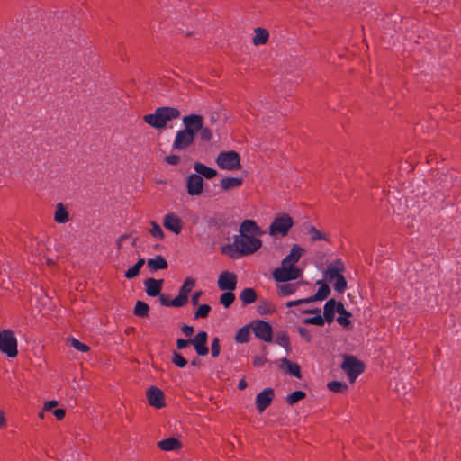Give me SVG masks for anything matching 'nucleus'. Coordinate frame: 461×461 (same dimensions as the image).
Listing matches in <instances>:
<instances>
[{
  "label": "nucleus",
  "mask_w": 461,
  "mask_h": 461,
  "mask_svg": "<svg viewBox=\"0 0 461 461\" xmlns=\"http://www.w3.org/2000/svg\"><path fill=\"white\" fill-rule=\"evenodd\" d=\"M183 333L185 335V336H191L193 333H194V327L193 326H189V325H184L182 328H181Z\"/></svg>",
  "instance_id": "obj_56"
},
{
  "label": "nucleus",
  "mask_w": 461,
  "mask_h": 461,
  "mask_svg": "<svg viewBox=\"0 0 461 461\" xmlns=\"http://www.w3.org/2000/svg\"><path fill=\"white\" fill-rule=\"evenodd\" d=\"M246 387H247V383H246V381H245L244 379H241V380L239 382V384H238V388H239L240 390H243V389H245Z\"/></svg>",
  "instance_id": "obj_61"
},
{
  "label": "nucleus",
  "mask_w": 461,
  "mask_h": 461,
  "mask_svg": "<svg viewBox=\"0 0 461 461\" xmlns=\"http://www.w3.org/2000/svg\"><path fill=\"white\" fill-rule=\"evenodd\" d=\"M242 184V179L239 177H226L221 180V187L225 190L229 191L234 188L239 187Z\"/></svg>",
  "instance_id": "obj_27"
},
{
  "label": "nucleus",
  "mask_w": 461,
  "mask_h": 461,
  "mask_svg": "<svg viewBox=\"0 0 461 461\" xmlns=\"http://www.w3.org/2000/svg\"><path fill=\"white\" fill-rule=\"evenodd\" d=\"M194 169L195 171V174L199 175L200 176H203L207 179H212L217 175V171L212 167H207L206 165L195 162L194 164Z\"/></svg>",
  "instance_id": "obj_20"
},
{
  "label": "nucleus",
  "mask_w": 461,
  "mask_h": 461,
  "mask_svg": "<svg viewBox=\"0 0 461 461\" xmlns=\"http://www.w3.org/2000/svg\"><path fill=\"white\" fill-rule=\"evenodd\" d=\"M198 364V360L194 359L191 362V365L196 366Z\"/></svg>",
  "instance_id": "obj_63"
},
{
  "label": "nucleus",
  "mask_w": 461,
  "mask_h": 461,
  "mask_svg": "<svg viewBox=\"0 0 461 461\" xmlns=\"http://www.w3.org/2000/svg\"><path fill=\"white\" fill-rule=\"evenodd\" d=\"M334 289L336 292L341 294L347 288V281L345 277L340 275L334 282H333Z\"/></svg>",
  "instance_id": "obj_42"
},
{
  "label": "nucleus",
  "mask_w": 461,
  "mask_h": 461,
  "mask_svg": "<svg viewBox=\"0 0 461 461\" xmlns=\"http://www.w3.org/2000/svg\"><path fill=\"white\" fill-rule=\"evenodd\" d=\"M221 351L220 339L215 337L211 344V354L212 357H217Z\"/></svg>",
  "instance_id": "obj_46"
},
{
  "label": "nucleus",
  "mask_w": 461,
  "mask_h": 461,
  "mask_svg": "<svg viewBox=\"0 0 461 461\" xmlns=\"http://www.w3.org/2000/svg\"><path fill=\"white\" fill-rule=\"evenodd\" d=\"M144 264H145V259L140 258L132 267L129 268L125 272L124 276L128 279H132V278L136 277L139 275L140 268L142 267V266Z\"/></svg>",
  "instance_id": "obj_31"
},
{
  "label": "nucleus",
  "mask_w": 461,
  "mask_h": 461,
  "mask_svg": "<svg viewBox=\"0 0 461 461\" xmlns=\"http://www.w3.org/2000/svg\"><path fill=\"white\" fill-rule=\"evenodd\" d=\"M58 405L57 401H49L44 404L43 411H50L52 408L56 407Z\"/></svg>",
  "instance_id": "obj_54"
},
{
  "label": "nucleus",
  "mask_w": 461,
  "mask_h": 461,
  "mask_svg": "<svg viewBox=\"0 0 461 461\" xmlns=\"http://www.w3.org/2000/svg\"><path fill=\"white\" fill-rule=\"evenodd\" d=\"M163 225L167 230L176 234L180 233L182 230L181 219L174 213H167L164 216Z\"/></svg>",
  "instance_id": "obj_14"
},
{
  "label": "nucleus",
  "mask_w": 461,
  "mask_h": 461,
  "mask_svg": "<svg viewBox=\"0 0 461 461\" xmlns=\"http://www.w3.org/2000/svg\"><path fill=\"white\" fill-rule=\"evenodd\" d=\"M298 333L300 336L303 339H305L307 341H311L312 336L309 332V330L304 327H299L298 328Z\"/></svg>",
  "instance_id": "obj_49"
},
{
  "label": "nucleus",
  "mask_w": 461,
  "mask_h": 461,
  "mask_svg": "<svg viewBox=\"0 0 461 461\" xmlns=\"http://www.w3.org/2000/svg\"><path fill=\"white\" fill-rule=\"evenodd\" d=\"M299 283L292 284V283H282L276 285V290L278 294L282 296H289L296 292L299 288Z\"/></svg>",
  "instance_id": "obj_24"
},
{
  "label": "nucleus",
  "mask_w": 461,
  "mask_h": 461,
  "mask_svg": "<svg viewBox=\"0 0 461 461\" xmlns=\"http://www.w3.org/2000/svg\"><path fill=\"white\" fill-rule=\"evenodd\" d=\"M280 367L297 378L301 377L300 366L297 364L292 363L287 358L281 359Z\"/></svg>",
  "instance_id": "obj_25"
},
{
  "label": "nucleus",
  "mask_w": 461,
  "mask_h": 461,
  "mask_svg": "<svg viewBox=\"0 0 461 461\" xmlns=\"http://www.w3.org/2000/svg\"><path fill=\"white\" fill-rule=\"evenodd\" d=\"M145 262L151 272L164 270L168 267L167 260L160 255H158L153 258H149Z\"/></svg>",
  "instance_id": "obj_19"
},
{
  "label": "nucleus",
  "mask_w": 461,
  "mask_h": 461,
  "mask_svg": "<svg viewBox=\"0 0 461 461\" xmlns=\"http://www.w3.org/2000/svg\"><path fill=\"white\" fill-rule=\"evenodd\" d=\"M0 351L8 357H15L17 356V339L11 330L0 331Z\"/></svg>",
  "instance_id": "obj_5"
},
{
  "label": "nucleus",
  "mask_w": 461,
  "mask_h": 461,
  "mask_svg": "<svg viewBox=\"0 0 461 461\" xmlns=\"http://www.w3.org/2000/svg\"><path fill=\"white\" fill-rule=\"evenodd\" d=\"M305 396H306V393L304 392L294 391L286 397V401L289 404L293 405V404L296 403L297 402L304 399Z\"/></svg>",
  "instance_id": "obj_39"
},
{
  "label": "nucleus",
  "mask_w": 461,
  "mask_h": 461,
  "mask_svg": "<svg viewBox=\"0 0 461 461\" xmlns=\"http://www.w3.org/2000/svg\"><path fill=\"white\" fill-rule=\"evenodd\" d=\"M208 335L205 331L198 332L194 339H191V345L194 346L195 352L199 356H205L208 354V348L206 346Z\"/></svg>",
  "instance_id": "obj_12"
},
{
  "label": "nucleus",
  "mask_w": 461,
  "mask_h": 461,
  "mask_svg": "<svg viewBox=\"0 0 461 461\" xmlns=\"http://www.w3.org/2000/svg\"><path fill=\"white\" fill-rule=\"evenodd\" d=\"M69 344L71 347L81 352H87L90 349V348L87 345L80 342L78 339L75 338L69 339Z\"/></svg>",
  "instance_id": "obj_44"
},
{
  "label": "nucleus",
  "mask_w": 461,
  "mask_h": 461,
  "mask_svg": "<svg viewBox=\"0 0 461 461\" xmlns=\"http://www.w3.org/2000/svg\"><path fill=\"white\" fill-rule=\"evenodd\" d=\"M303 303H311L309 297L303 298V299L288 301L285 303V305H286V307L290 308V307L301 305V304H303Z\"/></svg>",
  "instance_id": "obj_48"
},
{
  "label": "nucleus",
  "mask_w": 461,
  "mask_h": 461,
  "mask_svg": "<svg viewBox=\"0 0 461 461\" xmlns=\"http://www.w3.org/2000/svg\"><path fill=\"white\" fill-rule=\"evenodd\" d=\"M203 117H183L185 130L179 131L173 143L175 149H184L188 147L194 138V134L203 128Z\"/></svg>",
  "instance_id": "obj_3"
},
{
  "label": "nucleus",
  "mask_w": 461,
  "mask_h": 461,
  "mask_svg": "<svg viewBox=\"0 0 461 461\" xmlns=\"http://www.w3.org/2000/svg\"><path fill=\"white\" fill-rule=\"evenodd\" d=\"M201 130H202V131H201L202 139L204 140H210L212 136L211 131L208 129H201Z\"/></svg>",
  "instance_id": "obj_53"
},
{
  "label": "nucleus",
  "mask_w": 461,
  "mask_h": 461,
  "mask_svg": "<svg viewBox=\"0 0 461 461\" xmlns=\"http://www.w3.org/2000/svg\"><path fill=\"white\" fill-rule=\"evenodd\" d=\"M235 300V295L232 291H225L220 297L221 303L228 308L232 304Z\"/></svg>",
  "instance_id": "obj_37"
},
{
  "label": "nucleus",
  "mask_w": 461,
  "mask_h": 461,
  "mask_svg": "<svg viewBox=\"0 0 461 461\" xmlns=\"http://www.w3.org/2000/svg\"><path fill=\"white\" fill-rule=\"evenodd\" d=\"M145 122L157 129H162L167 125V122L173 117H143Z\"/></svg>",
  "instance_id": "obj_28"
},
{
  "label": "nucleus",
  "mask_w": 461,
  "mask_h": 461,
  "mask_svg": "<svg viewBox=\"0 0 461 461\" xmlns=\"http://www.w3.org/2000/svg\"><path fill=\"white\" fill-rule=\"evenodd\" d=\"M195 285V280L192 277H187L183 285L181 286L180 290H179V294L183 296H186L188 298V294H190V292L192 291V289L194 287Z\"/></svg>",
  "instance_id": "obj_35"
},
{
  "label": "nucleus",
  "mask_w": 461,
  "mask_h": 461,
  "mask_svg": "<svg viewBox=\"0 0 461 461\" xmlns=\"http://www.w3.org/2000/svg\"><path fill=\"white\" fill-rule=\"evenodd\" d=\"M158 445L164 451L177 450L181 447V442L175 438L163 439Z\"/></svg>",
  "instance_id": "obj_26"
},
{
  "label": "nucleus",
  "mask_w": 461,
  "mask_h": 461,
  "mask_svg": "<svg viewBox=\"0 0 461 461\" xmlns=\"http://www.w3.org/2000/svg\"><path fill=\"white\" fill-rule=\"evenodd\" d=\"M341 368L348 375L350 381L354 382L364 371V365L353 356H345Z\"/></svg>",
  "instance_id": "obj_7"
},
{
  "label": "nucleus",
  "mask_w": 461,
  "mask_h": 461,
  "mask_svg": "<svg viewBox=\"0 0 461 461\" xmlns=\"http://www.w3.org/2000/svg\"><path fill=\"white\" fill-rule=\"evenodd\" d=\"M249 334L250 333L249 326H244L239 329V330L237 331L235 336V341L238 343H246L249 339Z\"/></svg>",
  "instance_id": "obj_36"
},
{
  "label": "nucleus",
  "mask_w": 461,
  "mask_h": 461,
  "mask_svg": "<svg viewBox=\"0 0 461 461\" xmlns=\"http://www.w3.org/2000/svg\"><path fill=\"white\" fill-rule=\"evenodd\" d=\"M54 219L59 223H66L68 221V213L61 203L57 206Z\"/></svg>",
  "instance_id": "obj_33"
},
{
  "label": "nucleus",
  "mask_w": 461,
  "mask_h": 461,
  "mask_svg": "<svg viewBox=\"0 0 461 461\" xmlns=\"http://www.w3.org/2000/svg\"><path fill=\"white\" fill-rule=\"evenodd\" d=\"M303 313H309V314H312V313H316L317 314L316 316H313V317L305 318L303 320V323H305V324H312V325H317V326H323L324 325L325 321H324L323 317L320 314L321 313V310L320 309L316 308V309L303 310Z\"/></svg>",
  "instance_id": "obj_21"
},
{
  "label": "nucleus",
  "mask_w": 461,
  "mask_h": 461,
  "mask_svg": "<svg viewBox=\"0 0 461 461\" xmlns=\"http://www.w3.org/2000/svg\"><path fill=\"white\" fill-rule=\"evenodd\" d=\"M40 418H41V419H43V418H44V414H43V412H41V413H40Z\"/></svg>",
  "instance_id": "obj_64"
},
{
  "label": "nucleus",
  "mask_w": 461,
  "mask_h": 461,
  "mask_svg": "<svg viewBox=\"0 0 461 461\" xmlns=\"http://www.w3.org/2000/svg\"><path fill=\"white\" fill-rule=\"evenodd\" d=\"M316 285H320V287L315 294L309 297L311 303L325 300L330 294V288L324 281L318 280Z\"/></svg>",
  "instance_id": "obj_17"
},
{
  "label": "nucleus",
  "mask_w": 461,
  "mask_h": 461,
  "mask_svg": "<svg viewBox=\"0 0 461 461\" xmlns=\"http://www.w3.org/2000/svg\"><path fill=\"white\" fill-rule=\"evenodd\" d=\"M252 330L257 338L265 341L271 342L273 339V330L271 325L262 320H256L251 322Z\"/></svg>",
  "instance_id": "obj_8"
},
{
  "label": "nucleus",
  "mask_w": 461,
  "mask_h": 461,
  "mask_svg": "<svg viewBox=\"0 0 461 461\" xmlns=\"http://www.w3.org/2000/svg\"><path fill=\"white\" fill-rule=\"evenodd\" d=\"M6 424L4 412L0 411V428H4Z\"/></svg>",
  "instance_id": "obj_60"
},
{
  "label": "nucleus",
  "mask_w": 461,
  "mask_h": 461,
  "mask_svg": "<svg viewBox=\"0 0 461 461\" xmlns=\"http://www.w3.org/2000/svg\"><path fill=\"white\" fill-rule=\"evenodd\" d=\"M274 398V390L272 388H265L256 396V407L259 413L263 412L272 402Z\"/></svg>",
  "instance_id": "obj_11"
},
{
  "label": "nucleus",
  "mask_w": 461,
  "mask_h": 461,
  "mask_svg": "<svg viewBox=\"0 0 461 461\" xmlns=\"http://www.w3.org/2000/svg\"><path fill=\"white\" fill-rule=\"evenodd\" d=\"M163 279L148 278L144 281L145 291L149 296L156 297L160 294Z\"/></svg>",
  "instance_id": "obj_15"
},
{
  "label": "nucleus",
  "mask_w": 461,
  "mask_h": 461,
  "mask_svg": "<svg viewBox=\"0 0 461 461\" xmlns=\"http://www.w3.org/2000/svg\"><path fill=\"white\" fill-rule=\"evenodd\" d=\"M267 362V358L261 356H257L254 357L253 365L255 366H262Z\"/></svg>",
  "instance_id": "obj_52"
},
{
  "label": "nucleus",
  "mask_w": 461,
  "mask_h": 461,
  "mask_svg": "<svg viewBox=\"0 0 461 461\" xmlns=\"http://www.w3.org/2000/svg\"><path fill=\"white\" fill-rule=\"evenodd\" d=\"M337 312L339 313V317L337 318V321L343 327H348L350 325L351 313L348 312L342 303H338Z\"/></svg>",
  "instance_id": "obj_22"
},
{
  "label": "nucleus",
  "mask_w": 461,
  "mask_h": 461,
  "mask_svg": "<svg viewBox=\"0 0 461 461\" xmlns=\"http://www.w3.org/2000/svg\"><path fill=\"white\" fill-rule=\"evenodd\" d=\"M203 188V179L197 174H191L186 179V191L191 196L200 195Z\"/></svg>",
  "instance_id": "obj_10"
},
{
  "label": "nucleus",
  "mask_w": 461,
  "mask_h": 461,
  "mask_svg": "<svg viewBox=\"0 0 461 461\" xmlns=\"http://www.w3.org/2000/svg\"><path fill=\"white\" fill-rule=\"evenodd\" d=\"M211 307L208 304H202L198 307V309L194 312V318H206L209 314Z\"/></svg>",
  "instance_id": "obj_45"
},
{
  "label": "nucleus",
  "mask_w": 461,
  "mask_h": 461,
  "mask_svg": "<svg viewBox=\"0 0 461 461\" xmlns=\"http://www.w3.org/2000/svg\"><path fill=\"white\" fill-rule=\"evenodd\" d=\"M275 341L285 349L289 348V337L285 332H278L276 336Z\"/></svg>",
  "instance_id": "obj_40"
},
{
  "label": "nucleus",
  "mask_w": 461,
  "mask_h": 461,
  "mask_svg": "<svg viewBox=\"0 0 461 461\" xmlns=\"http://www.w3.org/2000/svg\"><path fill=\"white\" fill-rule=\"evenodd\" d=\"M147 399L149 403L157 409H160L165 405L164 393L156 386H151L148 389Z\"/></svg>",
  "instance_id": "obj_13"
},
{
  "label": "nucleus",
  "mask_w": 461,
  "mask_h": 461,
  "mask_svg": "<svg viewBox=\"0 0 461 461\" xmlns=\"http://www.w3.org/2000/svg\"><path fill=\"white\" fill-rule=\"evenodd\" d=\"M303 252L304 249L302 247L294 244L290 253L282 260L281 266L273 271V278L278 283H285L302 277L303 270L295 265Z\"/></svg>",
  "instance_id": "obj_2"
},
{
  "label": "nucleus",
  "mask_w": 461,
  "mask_h": 461,
  "mask_svg": "<svg viewBox=\"0 0 461 461\" xmlns=\"http://www.w3.org/2000/svg\"><path fill=\"white\" fill-rule=\"evenodd\" d=\"M53 414L57 420H60L65 417L66 411L63 409H56L54 410Z\"/></svg>",
  "instance_id": "obj_55"
},
{
  "label": "nucleus",
  "mask_w": 461,
  "mask_h": 461,
  "mask_svg": "<svg viewBox=\"0 0 461 461\" xmlns=\"http://www.w3.org/2000/svg\"><path fill=\"white\" fill-rule=\"evenodd\" d=\"M158 296H159V302L163 306H171V304H170L171 300H169L166 295L159 294Z\"/></svg>",
  "instance_id": "obj_57"
},
{
  "label": "nucleus",
  "mask_w": 461,
  "mask_h": 461,
  "mask_svg": "<svg viewBox=\"0 0 461 461\" xmlns=\"http://www.w3.org/2000/svg\"><path fill=\"white\" fill-rule=\"evenodd\" d=\"M188 299L186 296H183L180 294L175 299L171 300L170 304L173 307H182L187 303Z\"/></svg>",
  "instance_id": "obj_47"
},
{
  "label": "nucleus",
  "mask_w": 461,
  "mask_h": 461,
  "mask_svg": "<svg viewBox=\"0 0 461 461\" xmlns=\"http://www.w3.org/2000/svg\"><path fill=\"white\" fill-rule=\"evenodd\" d=\"M294 221L286 213L276 216L269 226L268 233L271 237L278 238L287 235L289 230L293 227Z\"/></svg>",
  "instance_id": "obj_4"
},
{
  "label": "nucleus",
  "mask_w": 461,
  "mask_h": 461,
  "mask_svg": "<svg viewBox=\"0 0 461 461\" xmlns=\"http://www.w3.org/2000/svg\"><path fill=\"white\" fill-rule=\"evenodd\" d=\"M218 167L226 170H236L240 167V158L236 151H221L216 158Z\"/></svg>",
  "instance_id": "obj_6"
},
{
  "label": "nucleus",
  "mask_w": 461,
  "mask_h": 461,
  "mask_svg": "<svg viewBox=\"0 0 461 461\" xmlns=\"http://www.w3.org/2000/svg\"><path fill=\"white\" fill-rule=\"evenodd\" d=\"M188 345H191V339H178L176 340V347L178 349H183Z\"/></svg>",
  "instance_id": "obj_50"
},
{
  "label": "nucleus",
  "mask_w": 461,
  "mask_h": 461,
  "mask_svg": "<svg viewBox=\"0 0 461 461\" xmlns=\"http://www.w3.org/2000/svg\"><path fill=\"white\" fill-rule=\"evenodd\" d=\"M182 111L169 106H161L156 109L154 113H149V115H180Z\"/></svg>",
  "instance_id": "obj_30"
},
{
  "label": "nucleus",
  "mask_w": 461,
  "mask_h": 461,
  "mask_svg": "<svg viewBox=\"0 0 461 461\" xmlns=\"http://www.w3.org/2000/svg\"><path fill=\"white\" fill-rule=\"evenodd\" d=\"M203 292L202 291H199V292H195L193 295H192V303L194 305H196L198 303V300H199V297L202 295Z\"/></svg>",
  "instance_id": "obj_58"
},
{
  "label": "nucleus",
  "mask_w": 461,
  "mask_h": 461,
  "mask_svg": "<svg viewBox=\"0 0 461 461\" xmlns=\"http://www.w3.org/2000/svg\"><path fill=\"white\" fill-rule=\"evenodd\" d=\"M166 161L170 165H177L180 161V157L177 155H169L166 158Z\"/></svg>",
  "instance_id": "obj_51"
},
{
  "label": "nucleus",
  "mask_w": 461,
  "mask_h": 461,
  "mask_svg": "<svg viewBox=\"0 0 461 461\" xmlns=\"http://www.w3.org/2000/svg\"><path fill=\"white\" fill-rule=\"evenodd\" d=\"M240 299L244 304H249L257 300V294L253 288H245L240 294Z\"/></svg>",
  "instance_id": "obj_29"
},
{
  "label": "nucleus",
  "mask_w": 461,
  "mask_h": 461,
  "mask_svg": "<svg viewBox=\"0 0 461 461\" xmlns=\"http://www.w3.org/2000/svg\"><path fill=\"white\" fill-rule=\"evenodd\" d=\"M239 234L234 235L233 242L222 248V252L232 258L240 255H250L256 252L262 245L258 236L263 234L260 227L252 220L241 222Z\"/></svg>",
  "instance_id": "obj_1"
},
{
  "label": "nucleus",
  "mask_w": 461,
  "mask_h": 461,
  "mask_svg": "<svg viewBox=\"0 0 461 461\" xmlns=\"http://www.w3.org/2000/svg\"><path fill=\"white\" fill-rule=\"evenodd\" d=\"M172 362L175 366L180 368H183L187 365V361L185 357L176 351H174L172 354Z\"/></svg>",
  "instance_id": "obj_43"
},
{
  "label": "nucleus",
  "mask_w": 461,
  "mask_h": 461,
  "mask_svg": "<svg viewBox=\"0 0 461 461\" xmlns=\"http://www.w3.org/2000/svg\"><path fill=\"white\" fill-rule=\"evenodd\" d=\"M338 303L334 299H330L326 302L323 307V319L328 323L334 321L335 312H337Z\"/></svg>",
  "instance_id": "obj_18"
},
{
  "label": "nucleus",
  "mask_w": 461,
  "mask_h": 461,
  "mask_svg": "<svg viewBox=\"0 0 461 461\" xmlns=\"http://www.w3.org/2000/svg\"><path fill=\"white\" fill-rule=\"evenodd\" d=\"M127 238V235H122L117 240V247L120 249L122 247V241Z\"/></svg>",
  "instance_id": "obj_62"
},
{
  "label": "nucleus",
  "mask_w": 461,
  "mask_h": 461,
  "mask_svg": "<svg viewBox=\"0 0 461 461\" xmlns=\"http://www.w3.org/2000/svg\"><path fill=\"white\" fill-rule=\"evenodd\" d=\"M255 35L253 37L252 42L255 46L263 45L267 42L269 38L268 31L261 28L257 27L254 30Z\"/></svg>",
  "instance_id": "obj_23"
},
{
  "label": "nucleus",
  "mask_w": 461,
  "mask_h": 461,
  "mask_svg": "<svg viewBox=\"0 0 461 461\" xmlns=\"http://www.w3.org/2000/svg\"><path fill=\"white\" fill-rule=\"evenodd\" d=\"M267 303L264 302L260 303L258 307V311L260 314H265L268 312V310H267Z\"/></svg>",
  "instance_id": "obj_59"
},
{
  "label": "nucleus",
  "mask_w": 461,
  "mask_h": 461,
  "mask_svg": "<svg viewBox=\"0 0 461 461\" xmlns=\"http://www.w3.org/2000/svg\"><path fill=\"white\" fill-rule=\"evenodd\" d=\"M150 234L157 240H162L164 238V232L159 224L155 221L151 222V228L149 229Z\"/></svg>",
  "instance_id": "obj_41"
},
{
  "label": "nucleus",
  "mask_w": 461,
  "mask_h": 461,
  "mask_svg": "<svg viewBox=\"0 0 461 461\" xmlns=\"http://www.w3.org/2000/svg\"><path fill=\"white\" fill-rule=\"evenodd\" d=\"M327 387L333 393H341L348 389V385L345 383L339 381H331L328 383Z\"/></svg>",
  "instance_id": "obj_38"
},
{
  "label": "nucleus",
  "mask_w": 461,
  "mask_h": 461,
  "mask_svg": "<svg viewBox=\"0 0 461 461\" xmlns=\"http://www.w3.org/2000/svg\"><path fill=\"white\" fill-rule=\"evenodd\" d=\"M343 269L344 267L342 262L340 260H337L334 264L328 267L324 272V277L328 282L333 283L341 275Z\"/></svg>",
  "instance_id": "obj_16"
},
{
  "label": "nucleus",
  "mask_w": 461,
  "mask_h": 461,
  "mask_svg": "<svg viewBox=\"0 0 461 461\" xmlns=\"http://www.w3.org/2000/svg\"><path fill=\"white\" fill-rule=\"evenodd\" d=\"M307 232L310 235V240L312 242L328 240L327 235L317 230L314 226H309Z\"/></svg>",
  "instance_id": "obj_32"
},
{
  "label": "nucleus",
  "mask_w": 461,
  "mask_h": 461,
  "mask_svg": "<svg viewBox=\"0 0 461 461\" xmlns=\"http://www.w3.org/2000/svg\"><path fill=\"white\" fill-rule=\"evenodd\" d=\"M149 306L142 301H137L134 307V314L138 317H147L149 315Z\"/></svg>",
  "instance_id": "obj_34"
},
{
  "label": "nucleus",
  "mask_w": 461,
  "mask_h": 461,
  "mask_svg": "<svg viewBox=\"0 0 461 461\" xmlns=\"http://www.w3.org/2000/svg\"><path fill=\"white\" fill-rule=\"evenodd\" d=\"M237 282L238 278L235 274L223 271L220 274L217 284L221 291H233L236 288Z\"/></svg>",
  "instance_id": "obj_9"
}]
</instances>
